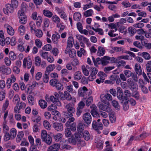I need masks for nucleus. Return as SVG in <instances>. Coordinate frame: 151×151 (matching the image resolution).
Segmentation results:
<instances>
[{"mask_svg": "<svg viewBox=\"0 0 151 151\" xmlns=\"http://www.w3.org/2000/svg\"><path fill=\"white\" fill-rule=\"evenodd\" d=\"M74 106V104L73 103H70L64 106L65 108L67 110L66 111L63 112L65 117L69 118L73 116V113L75 111V109Z\"/></svg>", "mask_w": 151, "mask_h": 151, "instance_id": "1", "label": "nucleus"}, {"mask_svg": "<svg viewBox=\"0 0 151 151\" xmlns=\"http://www.w3.org/2000/svg\"><path fill=\"white\" fill-rule=\"evenodd\" d=\"M92 91L90 89H88L85 86L80 88L78 91V94L80 96L87 97L92 94Z\"/></svg>", "mask_w": 151, "mask_h": 151, "instance_id": "2", "label": "nucleus"}, {"mask_svg": "<svg viewBox=\"0 0 151 151\" xmlns=\"http://www.w3.org/2000/svg\"><path fill=\"white\" fill-rule=\"evenodd\" d=\"M50 83L51 86H55L58 90L62 91L64 87L63 85L60 83L58 80L57 79H51L50 81Z\"/></svg>", "mask_w": 151, "mask_h": 151, "instance_id": "3", "label": "nucleus"}, {"mask_svg": "<svg viewBox=\"0 0 151 151\" xmlns=\"http://www.w3.org/2000/svg\"><path fill=\"white\" fill-rule=\"evenodd\" d=\"M11 39L9 37H7L5 40L4 36L3 31H0V44L2 46H4L5 44L8 45L10 44Z\"/></svg>", "mask_w": 151, "mask_h": 151, "instance_id": "4", "label": "nucleus"}, {"mask_svg": "<svg viewBox=\"0 0 151 151\" xmlns=\"http://www.w3.org/2000/svg\"><path fill=\"white\" fill-rule=\"evenodd\" d=\"M79 137V134L78 133H75L74 137L72 136L71 138H69L67 140H65V142H68L73 145H75L77 142L78 140Z\"/></svg>", "mask_w": 151, "mask_h": 151, "instance_id": "5", "label": "nucleus"}, {"mask_svg": "<svg viewBox=\"0 0 151 151\" xmlns=\"http://www.w3.org/2000/svg\"><path fill=\"white\" fill-rule=\"evenodd\" d=\"M32 64V60L29 57L25 58L23 60V66L24 68L26 67L28 69L31 68Z\"/></svg>", "mask_w": 151, "mask_h": 151, "instance_id": "6", "label": "nucleus"}, {"mask_svg": "<svg viewBox=\"0 0 151 151\" xmlns=\"http://www.w3.org/2000/svg\"><path fill=\"white\" fill-rule=\"evenodd\" d=\"M92 127L95 130H101L103 129V126L101 123H98L96 121L94 120L92 122Z\"/></svg>", "mask_w": 151, "mask_h": 151, "instance_id": "7", "label": "nucleus"}, {"mask_svg": "<svg viewBox=\"0 0 151 151\" xmlns=\"http://www.w3.org/2000/svg\"><path fill=\"white\" fill-rule=\"evenodd\" d=\"M98 75L99 78L96 80V82L98 84L103 83L105 79V77L106 76V74L103 72H99Z\"/></svg>", "mask_w": 151, "mask_h": 151, "instance_id": "8", "label": "nucleus"}, {"mask_svg": "<svg viewBox=\"0 0 151 151\" xmlns=\"http://www.w3.org/2000/svg\"><path fill=\"white\" fill-rule=\"evenodd\" d=\"M116 95L117 98L120 100L123 101L126 100V97L123 95V93L121 88L118 87L117 88Z\"/></svg>", "mask_w": 151, "mask_h": 151, "instance_id": "9", "label": "nucleus"}, {"mask_svg": "<svg viewBox=\"0 0 151 151\" xmlns=\"http://www.w3.org/2000/svg\"><path fill=\"white\" fill-rule=\"evenodd\" d=\"M6 8H4L3 11L4 13L9 15L10 13H12L14 12V7L10 4L6 5Z\"/></svg>", "mask_w": 151, "mask_h": 151, "instance_id": "10", "label": "nucleus"}, {"mask_svg": "<svg viewBox=\"0 0 151 151\" xmlns=\"http://www.w3.org/2000/svg\"><path fill=\"white\" fill-rule=\"evenodd\" d=\"M83 119L85 123L87 124H89L91 122V116L90 113H86L83 116Z\"/></svg>", "mask_w": 151, "mask_h": 151, "instance_id": "11", "label": "nucleus"}, {"mask_svg": "<svg viewBox=\"0 0 151 151\" xmlns=\"http://www.w3.org/2000/svg\"><path fill=\"white\" fill-rule=\"evenodd\" d=\"M52 127L55 130L58 132L61 131L63 129V126L62 124L60 123L56 122L54 123Z\"/></svg>", "mask_w": 151, "mask_h": 151, "instance_id": "12", "label": "nucleus"}, {"mask_svg": "<svg viewBox=\"0 0 151 151\" xmlns=\"http://www.w3.org/2000/svg\"><path fill=\"white\" fill-rule=\"evenodd\" d=\"M98 73V70L96 68H92L90 76L88 77V79L90 81H92L96 78V75Z\"/></svg>", "mask_w": 151, "mask_h": 151, "instance_id": "13", "label": "nucleus"}, {"mask_svg": "<svg viewBox=\"0 0 151 151\" xmlns=\"http://www.w3.org/2000/svg\"><path fill=\"white\" fill-rule=\"evenodd\" d=\"M0 71L3 74L8 75L11 73V70L9 68L7 67L4 65L0 67Z\"/></svg>", "mask_w": 151, "mask_h": 151, "instance_id": "14", "label": "nucleus"}, {"mask_svg": "<svg viewBox=\"0 0 151 151\" xmlns=\"http://www.w3.org/2000/svg\"><path fill=\"white\" fill-rule=\"evenodd\" d=\"M47 101H49L50 100L52 102L55 103L56 105L60 106L61 105V103L59 101V99L53 96H50V98H46Z\"/></svg>", "mask_w": 151, "mask_h": 151, "instance_id": "15", "label": "nucleus"}, {"mask_svg": "<svg viewBox=\"0 0 151 151\" xmlns=\"http://www.w3.org/2000/svg\"><path fill=\"white\" fill-rule=\"evenodd\" d=\"M99 108L101 110L109 112L111 111V109L109 106L105 104H101L99 105Z\"/></svg>", "mask_w": 151, "mask_h": 151, "instance_id": "16", "label": "nucleus"}, {"mask_svg": "<svg viewBox=\"0 0 151 151\" xmlns=\"http://www.w3.org/2000/svg\"><path fill=\"white\" fill-rule=\"evenodd\" d=\"M60 146L58 144H54L49 147L47 149V151H58Z\"/></svg>", "mask_w": 151, "mask_h": 151, "instance_id": "17", "label": "nucleus"}, {"mask_svg": "<svg viewBox=\"0 0 151 151\" xmlns=\"http://www.w3.org/2000/svg\"><path fill=\"white\" fill-rule=\"evenodd\" d=\"M60 38V35L58 33L56 34H53L52 37V41L53 43L57 44L58 43V39Z\"/></svg>", "mask_w": 151, "mask_h": 151, "instance_id": "18", "label": "nucleus"}, {"mask_svg": "<svg viewBox=\"0 0 151 151\" xmlns=\"http://www.w3.org/2000/svg\"><path fill=\"white\" fill-rule=\"evenodd\" d=\"M134 70L137 74L138 75H141L142 74V70L140 65L136 63L135 65Z\"/></svg>", "mask_w": 151, "mask_h": 151, "instance_id": "19", "label": "nucleus"}, {"mask_svg": "<svg viewBox=\"0 0 151 151\" xmlns=\"http://www.w3.org/2000/svg\"><path fill=\"white\" fill-rule=\"evenodd\" d=\"M97 2L99 4H101L102 3H106L107 4H117L118 3L119 0H116L113 1H105V0H97Z\"/></svg>", "mask_w": 151, "mask_h": 151, "instance_id": "20", "label": "nucleus"}, {"mask_svg": "<svg viewBox=\"0 0 151 151\" xmlns=\"http://www.w3.org/2000/svg\"><path fill=\"white\" fill-rule=\"evenodd\" d=\"M27 99L29 104L30 106L34 105L35 102L34 98L32 95H29L27 98Z\"/></svg>", "mask_w": 151, "mask_h": 151, "instance_id": "21", "label": "nucleus"}, {"mask_svg": "<svg viewBox=\"0 0 151 151\" xmlns=\"http://www.w3.org/2000/svg\"><path fill=\"white\" fill-rule=\"evenodd\" d=\"M105 52V50L104 47L101 46L98 47L97 54L99 56H103Z\"/></svg>", "mask_w": 151, "mask_h": 151, "instance_id": "22", "label": "nucleus"}, {"mask_svg": "<svg viewBox=\"0 0 151 151\" xmlns=\"http://www.w3.org/2000/svg\"><path fill=\"white\" fill-rule=\"evenodd\" d=\"M149 135V134L145 132H143L139 136H137L135 137V140H139L146 137Z\"/></svg>", "mask_w": 151, "mask_h": 151, "instance_id": "23", "label": "nucleus"}, {"mask_svg": "<svg viewBox=\"0 0 151 151\" xmlns=\"http://www.w3.org/2000/svg\"><path fill=\"white\" fill-rule=\"evenodd\" d=\"M17 131L14 128H12L10 130V134L11 137V139H14L16 137Z\"/></svg>", "mask_w": 151, "mask_h": 151, "instance_id": "24", "label": "nucleus"}, {"mask_svg": "<svg viewBox=\"0 0 151 151\" xmlns=\"http://www.w3.org/2000/svg\"><path fill=\"white\" fill-rule=\"evenodd\" d=\"M82 78V74L80 71L76 72L74 75V78L75 80H80Z\"/></svg>", "mask_w": 151, "mask_h": 151, "instance_id": "25", "label": "nucleus"}, {"mask_svg": "<svg viewBox=\"0 0 151 151\" xmlns=\"http://www.w3.org/2000/svg\"><path fill=\"white\" fill-rule=\"evenodd\" d=\"M132 96L137 100H139L140 97V95L139 92L137 90L132 91Z\"/></svg>", "mask_w": 151, "mask_h": 151, "instance_id": "26", "label": "nucleus"}, {"mask_svg": "<svg viewBox=\"0 0 151 151\" xmlns=\"http://www.w3.org/2000/svg\"><path fill=\"white\" fill-rule=\"evenodd\" d=\"M81 17L80 13L78 12H75L74 14L73 18L74 20L78 22L80 21Z\"/></svg>", "mask_w": 151, "mask_h": 151, "instance_id": "27", "label": "nucleus"}, {"mask_svg": "<svg viewBox=\"0 0 151 151\" xmlns=\"http://www.w3.org/2000/svg\"><path fill=\"white\" fill-rule=\"evenodd\" d=\"M44 15L48 18L51 17L53 15V13L47 10H44L43 11Z\"/></svg>", "mask_w": 151, "mask_h": 151, "instance_id": "28", "label": "nucleus"}, {"mask_svg": "<svg viewBox=\"0 0 151 151\" xmlns=\"http://www.w3.org/2000/svg\"><path fill=\"white\" fill-rule=\"evenodd\" d=\"M83 137L85 140H88L91 137V136L89 132L87 130H85L83 133Z\"/></svg>", "mask_w": 151, "mask_h": 151, "instance_id": "29", "label": "nucleus"}, {"mask_svg": "<svg viewBox=\"0 0 151 151\" xmlns=\"http://www.w3.org/2000/svg\"><path fill=\"white\" fill-rule=\"evenodd\" d=\"M7 33L10 35H13L14 33L13 28L10 25H7L6 27Z\"/></svg>", "mask_w": 151, "mask_h": 151, "instance_id": "30", "label": "nucleus"}, {"mask_svg": "<svg viewBox=\"0 0 151 151\" xmlns=\"http://www.w3.org/2000/svg\"><path fill=\"white\" fill-rule=\"evenodd\" d=\"M85 125H86L85 124L82 122L79 123L77 126L78 131L80 133L82 132L84 130V127Z\"/></svg>", "mask_w": 151, "mask_h": 151, "instance_id": "31", "label": "nucleus"}, {"mask_svg": "<svg viewBox=\"0 0 151 151\" xmlns=\"http://www.w3.org/2000/svg\"><path fill=\"white\" fill-rule=\"evenodd\" d=\"M74 43L73 38L72 37L70 36L68 37L67 40V45L68 47H72L73 43Z\"/></svg>", "mask_w": 151, "mask_h": 151, "instance_id": "32", "label": "nucleus"}, {"mask_svg": "<svg viewBox=\"0 0 151 151\" xmlns=\"http://www.w3.org/2000/svg\"><path fill=\"white\" fill-rule=\"evenodd\" d=\"M111 58L108 56H105L102 59V64L103 65H106L109 63L108 60H110Z\"/></svg>", "mask_w": 151, "mask_h": 151, "instance_id": "33", "label": "nucleus"}, {"mask_svg": "<svg viewBox=\"0 0 151 151\" xmlns=\"http://www.w3.org/2000/svg\"><path fill=\"white\" fill-rule=\"evenodd\" d=\"M64 98L68 101H70L72 99L70 94L67 91H65L64 93Z\"/></svg>", "mask_w": 151, "mask_h": 151, "instance_id": "34", "label": "nucleus"}, {"mask_svg": "<svg viewBox=\"0 0 151 151\" xmlns=\"http://www.w3.org/2000/svg\"><path fill=\"white\" fill-rule=\"evenodd\" d=\"M55 68V66L54 64L50 65L47 67L45 72H47V73L49 74L50 72L52 71Z\"/></svg>", "mask_w": 151, "mask_h": 151, "instance_id": "35", "label": "nucleus"}, {"mask_svg": "<svg viewBox=\"0 0 151 151\" xmlns=\"http://www.w3.org/2000/svg\"><path fill=\"white\" fill-rule=\"evenodd\" d=\"M19 22L21 24H25L27 22V17L26 16H24L19 17Z\"/></svg>", "mask_w": 151, "mask_h": 151, "instance_id": "36", "label": "nucleus"}, {"mask_svg": "<svg viewBox=\"0 0 151 151\" xmlns=\"http://www.w3.org/2000/svg\"><path fill=\"white\" fill-rule=\"evenodd\" d=\"M51 20L52 22L55 23H58L60 21V18L56 15H54L52 16Z\"/></svg>", "mask_w": 151, "mask_h": 151, "instance_id": "37", "label": "nucleus"}, {"mask_svg": "<svg viewBox=\"0 0 151 151\" xmlns=\"http://www.w3.org/2000/svg\"><path fill=\"white\" fill-rule=\"evenodd\" d=\"M93 13V10L92 9H90L85 12L84 13V15L85 17H87L91 16Z\"/></svg>", "mask_w": 151, "mask_h": 151, "instance_id": "38", "label": "nucleus"}, {"mask_svg": "<svg viewBox=\"0 0 151 151\" xmlns=\"http://www.w3.org/2000/svg\"><path fill=\"white\" fill-rule=\"evenodd\" d=\"M18 31L21 35H23L25 32V27L22 25H20L18 28Z\"/></svg>", "mask_w": 151, "mask_h": 151, "instance_id": "39", "label": "nucleus"}, {"mask_svg": "<svg viewBox=\"0 0 151 151\" xmlns=\"http://www.w3.org/2000/svg\"><path fill=\"white\" fill-rule=\"evenodd\" d=\"M24 135L23 132L20 131L18 132L17 138V141L19 142L22 138Z\"/></svg>", "mask_w": 151, "mask_h": 151, "instance_id": "40", "label": "nucleus"}, {"mask_svg": "<svg viewBox=\"0 0 151 151\" xmlns=\"http://www.w3.org/2000/svg\"><path fill=\"white\" fill-rule=\"evenodd\" d=\"M7 122H3L2 124L3 131L4 133L8 132L9 130V127L6 124Z\"/></svg>", "mask_w": 151, "mask_h": 151, "instance_id": "41", "label": "nucleus"}, {"mask_svg": "<svg viewBox=\"0 0 151 151\" xmlns=\"http://www.w3.org/2000/svg\"><path fill=\"white\" fill-rule=\"evenodd\" d=\"M39 104L40 107L42 109L45 108L47 106V102L44 100H40Z\"/></svg>", "mask_w": 151, "mask_h": 151, "instance_id": "42", "label": "nucleus"}, {"mask_svg": "<svg viewBox=\"0 0 151 151\" xmlns=\"http://www.w3.org/2000/svg\"><path fill=\"white\" fill-rule=\"evenodd\" d=\"M116 75L111 76L110 77V79L109 80L106 81L105 82L110 84L114 83L115 81L116 78Z\"/></svg>", "mask_w": 151, "mask_h": 151, "instance_id": "43", "label": "nucleus"}, {"mask_svg": "<svg viewBox=\"0 0 151 151\" xmlns=\"http://www.w3.org/2000/svg\"><path fill=\"white\" fill-rule=\"evenodd\" d=\"M142 56L146 60H149L151 58V56L149 54L146 52H143L141 54Z\"/></svg>", "mask_w": 151, "mask_h": 151, "instance_id": "44", "label": "nucleus"}, {"mask_svg": "<svg viewBox=\"0 0 151 151\" xmlns=\"http://www.w3.org/2000/svg\"><path fill=\"white\" fill-rule=\"evenodd\" d=\"M49 135L47 134V132L45 130H42V131L41 133V137L43 141L48 137V136Z\"/></svg>", "mask_w": 151, "mask_h": 151, "instance_id": "45", "label": "nucleus"}, {"mask_svg": "<svg viewBox=\"0 0 151 151\" xmlns=\"http://www.w3.org/2000/svg\"><path fill=\"white\" fill-rule=\"evenodd\" d=\"M77 142V146L79 149H81V147H83L86 145V144L84 141L81 140L80 137H79Z\"/></svg>", "mask_w": 151, "mask_h": 151, "instance_id": "46", "label": "nucleus"}, {"mask_svg": "<svg viewBox=\"0 0 151 151\" xmlns=\"http://www.w3.org/2000/svg\"><path fill=\"white\" fill-rule=\"evenodd\" d=\"M40 56L43 59H46L49 57V53L47 52H40Z\"/></svg>", "mask_w": 151, "mask_h": 151, "instance_id": "47", "label": "nucleus"}, {"mask_svg": "<svg viewBox=\"0 0 151 151\" xmlns=\"http://www.w3.org/2000/svg\"><path fill=\"white\" fill-rule=\"evenodd\" d=\"M112 104L115 109L117 110H119L120 109V106L118 102L115 100H113L112 101Z\"/></svg>", "mask_w": 151, "mask_h": 151, "instance_id": "48", "label": "nucleus"}, {"mask_svg": "<svg viewBox=\"0 0 151 151\" xmlns=\"http://www.w3.org/2000/svg\"><path fill=\"white\" fill-rule=\"evenodd\" d=\"M36 19V24L37 27L40 26L42 22V18L40 16H38Z\"/></svg>", "mask_w": 151, "mask_h": 151, "instance_id": "49", "label": "nucleus"}, {"mask_svg": "<svg viewBox=\"0 0 151 151\" xmlns=\"http://www.w3.org/2000/svg\"><path fill=\"white\" fill-rule=\"evenodd\" d=\"M93 98L91 96L88 98L86 102V106H89L90 104H92L93 102Z\"/></svg>", "mask_w": 151, "mask_h": 151, "instance_id": "50", "label": "nucleus"}, {"mask_svg": "<svg viewBox=\"0 0 151 151\" xmlns=\"http://www.w3.org/2000/svg\"><path fill=\"white\" fill-rule=\"evenodd\" d=\"M43 124L45 129L48 130H50V129L51 126L48 121L46 120L44 121L43 122Z\"/></svg>", "mask_w": 151, "mask_h": 151, "instance_id": "51", "label": "nucleus"}, {"mask_svg": "<svg viewBox=\"0 0 151 151\" xmlns=\"http://www.w3.org/2000/svg\"><path fill=\"white\" fill-rule=\"evenodd\" d=\"M92 106H93V109L91 111V113L93 116L95 117L99 115L97 111L95 110L96 109L97 107L94 104H93L92 105Z\"/></svg>", "mask_w": 151, "mask_h": 151, "instance_id": "52", "label": "nucleus"}, {"mask_svg": "<svg viewBox=\"0 0 151 151\" xmlns=\"http://www.w3.org/2000/svg\"><path fill=\"white\" fill-rule=\"evenodd\" d=\"M49 74L47 72H45V74L43 76V81L45 83H47L49 81Z\"/></svg>", "mask_w": 151, "mask_h": 151, "instance_id": "53", "label": "nucleus"}, {"mask_svg": "<svg viewBox=\"0 0 151 151\" xmlns=\"http://www.w3.org/2000/svg\"><path fill=\"white\" fill-rule=\"evenodd\" d=\"M82 70L84 75L86 76H88L89 74L88 70L87 68L84 65H83L81 67Z\"/></svg>", "mask_w": 151, "mask_h": 151, "instance_id": "54", "label": "nucleus"}, {"mask_svg": "<svg viewBox=\"0 0 151 151\" xmlns=\"http://www.w3.org/2000/svg\"><path fill=\"white\" fill-rule=\"evenodd\" d=\"M35 63L36 66H40L41 65V59L39 56H37L35 58Z\"/></svg>", "mask_w": 151, "mask_h": 151, "instance_id": "55", "label": "nucleus"}, {"mask_svg": "<svg viewBox=\"0 0 151 151\" xmlns=\"http://www.w3.org/2000/svg\"><path fill=\"white\" fill-rule=\"evenodd\" d=\"M55 140L56 141H59L63 137V135L60 133H58L57 134L53 135Z\"/></svg>", "mask_w": 151, "mask_h": 151, "instance_id": "56", "label": "nucleus"}, {"mask_svg": "<svg viewBox=\"0 0 151 151\" xmlns=\"http://www.w3.org/2000/svg\"><path fill=\"white\" fill-rule=\"evenodd\" d=\"M124 74L128 78H130L132 75L133 72L129 70H125L123 71Z\"/></svg>", "mask_w": 151, "mask_h": 151, "instance_id": "57", "label": "nucleus"}, {"mask_svg": "<svg viewBox=\"0 0 151 151\" xmlns=\"http://www.w3.org/2000/svg\"><path fill=\"white\" fill-rule=\"evenodd\" d=\"M4 140L5 141H7L11 139V137L10 134L8 132L4 133Z\"/></svg>", "mask_w": 151, "mask_h": 151, "instance_id": "58", "label": "nucleus"}, {"mask_svg": "<svg viewBox=\"0 0 151 151\" xmlns=\"http://www.w3.org/2000/svg\"><path fill=\"white\" fill-rule=\"evenodd\" d=\"M5 91L2 90L0 91V101H3L5 98L6 96Z\"/></svg>", "mask_w": 151, "mask_h": 151, "instance_id": "59", "label": "nucleus"}, {"mask_svg": "<svg viewBox=\"0 0 151 151\" xmlns=\"http://www.w3.org/2000/svg\"><path fill=\"white\" fill-rule=\"evenodd\" d=\"M25 47L26 46L25 44H23L22 43L18 44V49L21 52L25 51Z\"/></svg>", "mask_w": 151, "mask_h": 151, "instance_id": "60", "label": "nucleus"}, {"mask_svg": "<svg viewBox=\"0 0 151 151\" xmlns=\"http://www.w3.org/2000/svg\"><path fill=\"white\" fill-rule=\"evenodd\" d=\"M35 35L38 37H41L43 35L42 32L40 29H37L35 30Z\"/></svg>", "mask_w": 151, "mask_h": 151, "instance_id": "61", "label": "nucleus"}, {"mask_svg": "<svg viewBox=\"0 0 151 151\" xmlns=\"http://www.w3.org/2000/svg\"><path fill=\"white\" fill-rule=\"evenodd\" d=\"M129 88L131 91L137 90L138 86L136 83H134L132 85L129 86Z\"/></svg>", "mask_w": 151, "mask_h": 151, "instance_id": "62", "label": "nucleus"}, {"mask_svg": "<svg viewBox=\"0 0 151 151\" xmlns=\"http://www.w3.org/2000/svg\"><path fill=\"white\" fill-rule=\"evenodd\" d=\"M9 57L12 60H14L16 59V55L15 53L12 51H11L9 53Z\"/></svg>", "mask_w": 151, "mask_h": 151, "instance_id": "63", "label": "nucleus"}, {"mask_svg": "<svg viewBox=\"0 0 151 151\" xmlns=\"http://www.w3.org/2000/svg\"><path fill=\"white\" fill-rule=\"evenodd\" d=\"M146 66L147 71L149 72H151V60L147 62Z\"/></svg>", "mask_w": 151, "mask_h": 151, "instance_id": "64", "label": "nucleus"}]
</instances>
